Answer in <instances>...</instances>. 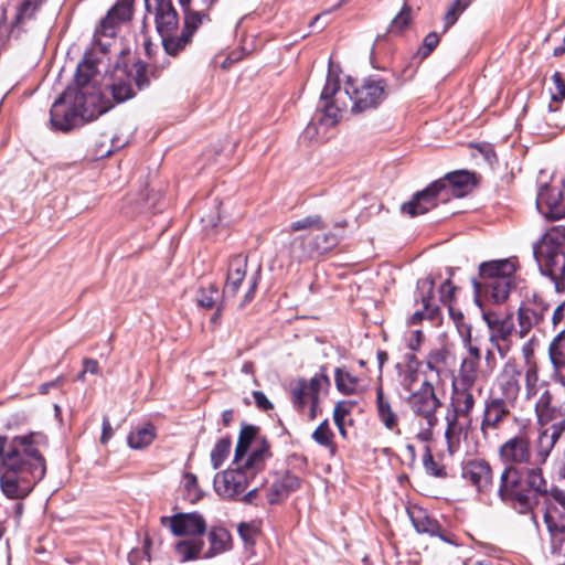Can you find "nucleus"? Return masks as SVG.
Returning <instances> with one entry per match:
<instances>
[{
    "label": "nucleus",
    "mask_w": 565,
    "mask_h": 565,
    "mask_svg": "<svg viewBox=\"0 0 565 565\" xmlns=\"http://www.w3.org/2000/svg\"><path fill=\"white\" fill-rule=\"evenodd\" d=\"M46 444L42 433L8 439L0 436V488L9 499H25L46 473V460L39 447Z\"/></svg>",
    "instance_id": "nucleus-1"
},
{
    "label": "nucleus",
    "mask_w": 565,
    "mask_h": 565,
    "mask_svg": "<svg viewBox=\"0 0 565 565\" xmlns=\"http://www.w3.org/2000/svg\"><path fill=\"white\" fill-rule=\"evenodd\" d=\"M96 71L95 61L86 54L75 72L76 87L68 86L50 109V125L54 131L70 132L113 108V103L100 92L83 90Z\"/></svg>",
    "instance_id": "nucleus-2"
},
{
    "label": "nucleus",
    "mask_w": 565,
    "mask_h": 565,
    "mask_svg": "<svg viewBox=\"0 0 565 565\" xmlns=\"http://www.w3.org/2000/svg\"><path fill=\"white\" fill-rule=\"evenodd\" d=\"M548 493V484L539 467L504 466L497 494L500 501L520 514H527Z\"/></svg>",
    "instance_id": "nucleus-3"
},
{
    "label": "nucleus",
    "mask_w": 565,
    "mask_h": 565,
    "mask_svg": "<svg viewBox=\"0 0 565 565\" xmlns=\"http://www.w3.org/2000/svg\"><path fill=\"white\" fill-rule=\"evenodd\" d=\"M476 185V174L467 170H457L447 173L417 191L413 198L401 205V212L411 217L423 215L438 205L439 201L446 202L451 194L461 198Z\"/></svg>",
    "instance_id": "nucleus-4"
},
{
    "label": "nucleus",
    "mask_w": 565,
    "mask_h": 565,
    "mask_svg": "<svg viewBox=\"0 0 565 565\" xmlns=\"http://www.w3.org/2000/svg\"><path fill=\"white\" fill-rule=\"evenodd\" d=\"M479 278H471L475 302L481 307V295L487 296L493 303H503L513 287L516 263L513 258L492 259L482 262L479 267Z\"/></svg>",
    "instance_id": "nucleus-5"
},
{
    "label": "nucleus",
    "mask_w": 565,
    "mask_h": 565,
    "mask_svg": "<svg viewBox=\"0 0 565 565\" xmlns=\"http://www.w3.org/2000/svg\"><path fill=\"white\" fill-rule=\"evenodd\" d=\"M344 90L353 102L351 111L354 114L377 108L390 95L387 81L373 75L363 78L359 86L349 77Z\"/></svg>",
    "instance_id": "nucleus-6"
},
{
    "label": "nucleus",
    "mask_w": 565,
    "mask_h": 565,
    "mask_svg": "<svg viewBox=\"0 0 565 565\" xmlns=\"http://www.w3.org/2000/svg\"><path fill=\"white\" fill-rule=\"evenodd\" d=\"M339 92L340 79L338 75H333L329 72L320 95L318 110L303 131L306 137L312 138L318 134L319 127L329 128L338 124L342 111V107L339 106L338 99L335 98Z\"/></svg>",
    "instance_id": "nucleus-7"
},
{
    "label": "nucleus",
    "mask_w": 565,
    "mask_h": 565,
    "mask_svg": "<svg viewBox=\"0 0 565 565\" xmlns=\"http://www.w3.org/2000/svg\"><path fill=\"white\" fill-rule=\"evenodd\" d=\"M339 241L332 232L309 233L295 237L290 243L289 252L292 258L303 262L327 254L339 244Z\"/></svg>",
    "instance_id": "nucleus-8"
},
{
    "label": "nucleus",
    "mask_w": 565,
    "mask_h": 565,
    "mask_svg": "<svg viewBox=\"0 0 565 565\" xmlns=\"http://www.w3.org/2000/svg\"><path fill=\"white\" fill-rule=\"evenodd\" d=\"M406 403L416 417L425 419L429 428L437 426L438 417L436 413L443 403L428 380L423 381L419 388L411 393Z\"/></svg>",
    "instance_id": "nucleus-9"
},
{
    "label": "nucleus",
    "mask_w": 565,
    "mask_h": 565,
    "mask_svg": "<svg viewBox=\"0 0 565 565\" xmlns=\"http://www.w3.org/2000/svg\"><path fill=\"white\" fill-rule=\"evenodd\" d=\"M498 456L505 466L533 467L531 441L526 435L509 438L499 447Z\"/></svg>",
    "instance_id": "nucleus-10"
},
{
    "label": "nucleus",
    "mask_w": 565,
    "mask_h": 565,
    "mask_svg": "<svg viewBox=\"0 0 565 565\" xmlns=\"http://www.w3.org/2000/svg\"><path fill=\"white\" fill-rule=\"evenodd\" d=\"M435 279L433 276L418 279L417 290L420 294L422 310L415 311L408 319L411 326L420 324L424 319L438 324L441 321V311L438 305L433 302Z\"/></svg>",
    "instance_id": "nucleus-11"
},
{
    "label": "nucleus",
    "mask_w": 565,
    "mask_h": 565,
    "mask_svg": "<svg viewBox=\"0 0 565 565\" xmlns=\"http://www.w3.org/2000/svg\"><path fill=\"white\" fill-rule=\"evenodd\" d=\"M542 275L548 276L557 291H565V250H533Z\"/></svg>",
    "instance_id": "nucleus-12"
},
{
    "label": "nucleus",
    "mask_w": 565,
    "mask_h": 565,
    "mask_svg": "<svg viewBox=\"0 0 565 565\" xmlns=\"http://www.w3.org/2000/svg\"><path fill=\"white\" fill-rule=\"evenodd\" d=\"M160 523L162 526H169L174 536H201L206 532V522L199 512L161 516Z\"/></svg>",
    "instance_id": "nucleus-13"
},
{
    "label": "nucleus",
    "mask_w": 565,
    "mask_h": 565,
    "mask_svg": "<svg viewBox=\"0 0 565 565\" xmlns=\"http://www.w3.org/2000/svg\"><path fill=\"white\" fill-rule=\"evenodd\" d=\"M330 379L327 375V367L322 365L320 372L315 374L310 380L299 377L296 385L291 387V403L295 409L302 414L307 406V394H320L323 385L330 386Z\"/></svg>",
    "instance_id": "nucleus-14"
},
{
    "label": "nucleus",
    "mask_w": 565,
    "mask_h": 565,
    "mask_svg": "<svg viewBox=\"0 0 565 565\" xmlns=\"http://www.w3.org/2000/svg\"><path fill=\"white\" fill-rule=\"evenodd\" d=\"M548 309L550 303L545 301L542 295L533 292L531 297H526L518 312L520 337H525L534 324L540 323Z\"/></svg>",
    "instance_id": "nucleus-15"
},
{
    "label": "nucleus",
    "mask_w": 565,
    "mask_h": 565,
    "mask_svg": "<svg viewBox=\"0 0 565 565\" xmlns=\"http://www.w3.org/2000/svg\"><path fill=\"white\" fill-rule=\"evenodd\" d=\"M461 477L469 481L479 493H490L493 488V471L490 462L483 458L466 461L462 466Z\"/></svg>",
    "instance_id": "nucleus-16"
},
{
    "label": "nucleus",
    "mask_w": 565,
    "mask_h": 565,
    "mask_svg": "<svg viewBox=\"0 0 565 565\" xmlns=\"http://www.w3.org/2000/svg\"><path fill=\"white\" fill-rule=\"evenodd\" d=\"M409 519L415 531L418 534H427L429 536H437L443 542L451 545H457L456 535L445 531L441 524L434 516L429 515L427 510L414 505L408 511Z\"/></svg>",
    "instance_id": "nucleus-17"
},
{
    "label": "nucleus",
    "mask_w": 565,
    "mask_h": 565,
    "mask_svg": "<svg viewBox=\"0 0 565 565\" xmlns=\"http://www.w3.org/2000/svg\"><path fill=\"white\" fill-rule=\"evenodd\" d=\"M514 406L515 405L509 404L507 401L494 395H489L484 399V408L480 424L482 436L487 438L489 430L499 429Z\"/></svg>",
    "instance_id": "nucleus-18"
},
{
    "label": "nucleus",
    "mask_w": 565,
    "mask_h": 565,
    "mask_svg": "<svg viewBox=\"0 0 565 565\" xmlns=\"http://www.w3.org/2000/svg\"><path fill=\"white\" fill-rule=\"evenodd\" d=\"M536 207L545 218L561 220L565 217V194L557 188L544 184L539 191Z\"/></svg>",
    "instance_id": "nucleus-19"
},
{
    "label": "nucleus",
    "mask_w": 565,
    "mask_h": 565,
    "mask_svg": "<svg viewBox=\"0 0 565 565\" xmlns=\"http://www.w3.org/2000/svg\"><path fill=\"white\" fill-rule=\"evenodd\" d=\"M218 476L214 479L215 491L225 498H234L243 493L253 479L241 466L225 470L222 473V481L218 480Z\"/></svg>",
    "instance_id": "nucleus-20"
},
{
    "label": "nucleus",
    "mask_w": 565,
    "mask_h": 565,
    "mask_svg": "<svg viewBox=\"0 0 565 565\" xmlns=\"http://www.w3.org/2000/svg\"><path fill=\"white\" fill-rule=\"evenodd\" d=\"M521 376L522 371L515 363H505L502 373L498 379L500 395L497 397L507 401L509 404L515 405L521 391Z\"/></svg>",
    "instance_id": "nucleus-21"
},
{
    "label": "nucleus",
    "mask_w": 565,
    "mask_h": 565,
    "mask_svg": "<svg viewBox=\"0 0 565 565\" xmlns=\"http://www.w3.org/2000/svg\"><path fill=\"white\" fill-rule=\"evenodd\" d=\"M131 73L128 72V64H117L110 75L108 88L116 103H124L132 98L136 93L131 86Z\"/></svg>",
    "instance_id": "nucleus-22"
},
{
    "label": "nucleus",
    "mask_w": 565,
    "mask_h": 565,
    "mask_svg": "<svg viewBox=\"0 0 565 565\" xmlns=\"http://www.w3.org/2000/svg\"><path fill=\"white\" fill-rule=\"evenodd\" d=\"M473 385H465L460 382H452V392L448 411L462 415V418H470L476 404L471 392Z\"/></svg>",
    "instance_id": "nucleus-23"
},
{
    "label": "nucleus",
    "mask_w": 565,
    "mask_h": 565,
    "mask_svg": "<svg viewBox=\"0 0 565 565\" xmlns=\"http://www.w3.org/2000/svg\"><path fill=\"white\" fill-rule=\"evenodd\" d=\"M247 269V257L237 254L228 262L226 282L223 288L224 297H235L245 276Z\"/></svg>",
    "instance_id": "nucleus-24"
},
{
    "label": "nucleus",
    "mask_w": 565,
    "mask_h": 565,
    "mask_svg": "<svg viewBox=\"0 0 565 565\" xmlns=\"http://www.w3.org/2000/svg\"><path fill=\"white\" fill-rule=\"evenodd\" d=\"M156 11V28L161 38L172 35L178 29L179 17L171 0L153 6Z\"/></svg>",
    "instance_id": "nucleus-25"
},
{
    "label": "nucleus",
    "mask_w": 565,
    "mask_h": 565,
    "mask_svg": "<svg viewBox=\"0 0 565 565\" xmlns=\"http://www.w3.org/2000/svg\"><path fill=\"white\" fill-rule=\"evenodd\" d=\"M375 405H376V413L380 422L385 426L388 430H397L398 429V416L393 411L390 399L385 396L383 385H382V377L379 376L377 379V385L375 387Z\"/></svg>",
    "instance_id": "nucleus-26"
},
{
    "label": "nucleus",
    "mask_w": 565,
    "mask_h": 565,
    "mask_svg": "<svg viewBox=\"0 0 565 565\" xmlns=\"http://www.w3.org/2000/svg\"><path fill=\"white\" fill-rule=\"evenodd\" d=\"M482 317L491 331L490 341L495 343L499 352L503 355L504 353L501 347L498 344V341H505L511 335L514 328L512 317L499 319L497 313L491 311L483 312Z\"/></svg>",
    "instance_id": "nucleus-27"
},
{
    "label": "nucleus",
    "mask_w": 565,
    "mask_h": 565,
    "mask_svg": "<svg viewBox=\"0 0 565 565\" xmlns=\"http://www.w3.org/2000/svg\"><path fill=\"white\" fill-rule=\"evenodd\" d=\"M210 547L203 558H212L221 553L231 550L232 536L223 526H213L207 535Z\"/></svg>",
    "instance_id": "nucleus-28"
},
{
    "label": "nucleus",
    "mask_w": 565,
    "mask_h": 565,
    "mask_svg": "<svg viewBox=\"0 0 565 565\" xmlns=\"http://www.w3.org/2000/svg\"><path fill=\"white\" fill-rule=\"evenodd\" d=\"M460 418H462V415L456 414L451 411H447V414L445 416L447 423L445 438L447 440L448 449L450 451H454V449L459 446L460 435L466 430V428L470 424V418L468 419L467 425H463L460 422Z\"/></svg>",
    "instance_id": "nucleus-29"
},
{
    "label": "nucleus",
    "mask_w": 565,
    "mask_h": 565,
    "mask_svg": "<svg viewBox=\"0 0 565 565\" xmlns=\"http://www.w3.org/2000/svg\"><path fill=\"white\" fill-rule=\"evenodd\" d=\"M544 248L552 250H565V226L556 225L550 228L536 243L533 250H543Z\"/></svg>",
    "instance_id": "nucleus-30"
},
{
    "label": "nucleus",
    "mask_w": 565,
    "mask_h": 565,
    "mask_svg": "<svg viewBox=\"0 0 565 565\" xmlns=\"http://www.w3.org/2000/svg\"><path fill=\"white\" fill-rule=\"evenodd\" d=\"M270 456L271 454L269 451V444L264 438L262 446L257 449H254L244 460V463L241 467L250 475V478H255V476L264 469L265 458Z\"/></svg>",
    "instance_id": "nucleus-31"
},
{
    "label": "nucleus",
    "mask_w": 565,
    "mask_h": 565,
    "mask_svg": "<svg viewBox=\"0 0 565 565\" xmlns=\"http://www.w3.org/2000/svg\"><path fill=\"white\" fill-rule=\"evenodd\" d=\"M544 522L551 534L554 550L565 556V518L555 520L548 513L544 514Z\"/></svg>",
    "instance_id": "nucleus-32"
},
{
    "label": "nucleus",
    "mask_w": 565,
    "mask_h": 565,
    "mask_svg": "<svg viewBox=\"0 0 565 565\" xmlns=\"http://www.w3.org/2000/svg\"><path fill=\"white\" fill-rule=\"evenodd\" d=\"M156 436V427L152 424H146L131 430L127 437V443L132 449H143L154 440Z\"/></svg>",
    "instance_id": "nucleus-33"
},
{
    "label": "nucleus",
    "mask_w": 565,
    "mask_h": 565,
    "mask_svg": "<svg viewBox=\"0 0 565 565\" xmlns=\"http://www.w3.org/2000/svg\"><path fill=\"white\" fill-rule=\"evenodd\" d=\"M535 412L541 424H547L561 414V411L553 405V396L545 390L535 404Z\"/></svg>",
    "instance_id": "nucleus-34"
},
{
    "label": "nucleus",
    "mask_w": 565,
    "mask_h": 565,
    "mask_svg": "<svg viewBox=\"0 0 565 565\" xmlns=\"http://www.w3.org/2000/svg\"><path fill=\"white\" fill-rule=\"evenodd\" d=\"M204 542L199 539L182 540L175 544V553L180 556L181 562L194 561L200 557Z\"/></svg>",
    "instance_id": "nucleus-35"
},
{
    "label": "nucleus",
    "mask_w": 565,
    "mask_h": 565,
    "mask_svg": "<svg viewBox=\"0 0 565 565\" xmlns=\"http://www.w3.org/2000/svg\"><path fill=\"white\" fill-rule=\"evenodd\" d=\"M119 24L120 22H118L115 18L111 17V14L108 13L102 19L99 28L95 32L94 40L103 53L108 51V44L103 43L99 36L102 35L110 39L115 38Z\"/></svg>",
    "instance_id": "nucleus-36"
},
{
    "label": "nucleus",
    "mask_w": 565,
    "mask_h": 565,
    "mask_svg": "<svg viewBox=\"0 0 565 565\" xmlns=\"http://www.w3.org/2000/svg\"><path fill=\"white\" fill-rule=\"evenodd\" d=\"M181 7H182L183 12H184V28H183L182 32H184L190 38H192L194 32L201 25L203 19H207L209 20V14L202 12L199 9L192 11L190 9V2H188L185 6H181Z\"/></svg>",
    "instance_id": "nucleus-37"
},
{
    "label": "nucleus",
    "mask_w": 565,
    "mask_h": 565,
    "mask_svg": "<svg viewBox=\"0 0 565 565\" xmlns=\"http://www.w3.org/2000/svg\"><path fill=\"white\" fill-rule=\"evenodd\" d=\"M334 434L329 426L328 419H324L312 433V439L320 446L330 450L331 455L335 454L337 446L333 443Z\"/></svg>",
    "instance_id": "nucleus-38"
},
{
    "label": "nucleus",
    "mask_w": 565,
    "mask_h": 565,
    "mask_svg": "<svg viewBox=\"0 0 565 565\" xmlns=\"http://www.w3.org/2000/svg\"><path fill=\"white\" fill-rule=\"evenodd\" d=\"M128 72L131 73L130 81L135 83L139 90L150 85L149 71L146 62L140 58L136 60L130 67L128 66Z\"/></svg>",
    "instance_id": "nucleus-39"
},
{
    "label": "nucleus",
    "mask_w": 565,
    "mask_h": 565,
    "mask_svg": "<svg viewBox=\"0 0 565 565\" xmlns=\"http://www.w3.org/2000/svg\"><path fill=\"white\" fill-rule=\"evenodd\" d=\"M191 40L192 38H190L184 32H181V34L178 36H174L172 34L161 38V43L166 54L170 56H177L181 51L185 49V46L191 42Z\"/></svg>",
    "instance_id": "nucleus-40"
},
{
    "label": "nucleus",
    "mask_w": 565,
    "mask_h": 565,
    "mask_svg": "<svg viewBox=\"0 0 565 565\" xmlns=\"http://www.w3.org/2000/svg\"><path fill=\"white\" fill-rule=\"evenodd\" d=\"M40 8L29 0H23L17 8V13L11 22V32L15 29L21 28L25 21L35 18V13Z\"/></svg>",
    "instance_id": "nucleus-41"
},
{
    "label": "nucleus",
    "mask_w": 565,
    "mask_h": 565,
    "mask_svg": "<svg viewBox=\"0 0 565 565\" xmlns=\"http://www.w3.org/2000/svg\"><path fill=\"white\" fill-rule=\"evenodd\" d=\"M479 363L480 361L472 358H465L461 362L458 380L456 382H460L465 385H475L478 377Z\"/></svg>",
    "instance_id": "nucleus-42"
},
{
    "label": "nucleus",
    "mask_w": 565,
    "mask_h": 565,
    "mask_svg": "<svg viewBox=\"0 0 565 565\" xmlns=\"http://www.w3.org/2000/svg\"><path fill=\"white\" fill-rule=\"evenodd\" d=\"M555 446L548 440L546 433H540L536 451L533 455V467L542 468Z\"/></svg>",
    "instance_id": "nucleus-43"
},
{
    "label": "nucleus",
    "mask_w": 565,
    "mask_h": 565,
    "mask_svg": "<svg viewBox=\"0 0 565 565\" xmlns=\"http://www.w3.org/2000/svg\"><path fill=\"white\" fill-rule=\"evenodd\" d=\"M334 382L338 391H340L343 394L350 395L355 393L359 380L349 372H345L342 369L337 367L334 371Z\"/></svg>",
    "instance_id": "nucleus-44"
},
{
    "label": "nucleus",
    "mask_w": 565,
    "mask_h": 565,
    "mask_svg": "<svg viewBox=\"0 0 565 565\" xmlns=\"http://www.w3.org/2000/svg\"><path fill=\"white\" fill-rule=\"evenodd\" d=\"M471 0H452L444 15V30L446 33L459 19L460 14L469 7Z\"/></svg>",
    "instance_id": "nucleus-45"
},
{
    "label": "nucleus",
    "mask_w": 565,
    "mask_h": 565,
    "mask_svg": "<svg viewBox=\"0 0 565 565\" xmlns=\"http://www.w3.org/2000/svg\"><path fill=\"white\" fill-rule=\"evenodd\" d=\"M231 446L232 440L230 436H225L216 443L213 450L211 451V463L214 469H218L224 460L228 457Z\"/></svg>",
    "instance_id": "nucleus-46"
},
{
    "label": "nucleus",
    "mask_w": 565,
    "mask_h": 565,
    "mask_svg": "<svg viewBox=\"0 0 565 565\" xmlns=\"http://www.w3.org/2000/svg\"><path fill=\"white\" fill-rule=\"evenodd\" d=\"M326 228V223L322 220V216L319 214L308 215L301 220H297L290 224V230L292 232H299L305 230H316L323 231Z\"/></svg>",
    "instance_id": "nucleus-47"
},
{
    "label": "nucleus",
    "mask_w": 565,
    "mask_h": 565,
    "mask_svg": "<svg viewBox=\"0 0 565 565\" xmlns=\"http://www.w3.org/2000/svg\"><path fill=\"white\" fill-rule=\"evenodd\" d=\"M412 8L406 2L402 7L401 11L391 21L388 31L392 33H402L411 23Z\"/></svg>",
    "instance_id": "nucleus-48"
},
{
    "label": "nucleus",
    "mask_w": 565,
    "mask_h": 565,
    "mask_svg": "<svg viewBox=\"0 0 565 565\" xmlns=\"http://www.w3.org/2000/svg\"><path fill=\"white\" fill-rule=\"evenodd\" d=\"M237 532L245 547H253L259 534V529L254 522H241L237 526Z\"/></svg>",
    "instance_id": "nucleus-49"
},
{
    "label": "nucleus",
    "mask_w": 565,
    "mask_h": 565,
    "mask_svg": "<svg viewBox=\"0 0 565 565\" xmlns=\"http://www.w3.org/2000/svg\"><path fill=\"white\" fill-rule=\"evenodd\" d=\"M135 0H120L118 1L109 11L108 14H111L118 22H125L131 19L132 17V6Z\"/></svg>",
    "instance_id": "nucleus-50"
},
{
    "label": "nucleus",
    "mask_w": 565,
    "mask_h": 565,
    "mask_svg": "<svg viewBox=\"0 0 565 565\" xmlns=\"http://www.w3.org/2000/svg\"><path fill=\"white\" fill-rule=\"evenodd\" d=\"M423 466L425 471L433 477L436 478H445L447 476L446 469L443 466H439L431 454L429 447L425 448V454L423 456Z\"/></svg>",
    "instance_id": "nucleus-51"
},
{
    "label": "nucleus",
    "mask_w": 565,
    "mask_h": 565,
    "mask_svg": "<svg viewBox=\"0 0 565 565\" xmlns=\"http://www.w3.org/2000/svg\"><path fill=\"white\" fill-rule=\"evenodd\" d=\"M440 42V38L436 32H429L423 40L422 45L417 50L415 57H418L419 61L427 58L433 51L438 46Z\"/></svg>",
    "instance_id": "nucleus-52"
},
{
    "label": "nucleus",
    "mask_w": 565,
    "mask_h": 565,
    "mask_svg": "<svg viewBox=\"0 0 565 565\" xmlns=\"http://www.w3.org/2000/svg\"><path fill=\"white\" fill-rule=\"evenodd\" d=\"M218 290L213 285L209 286L207 288H200L196 301L198 305L202 308L211 309L215 305V296H217Z\"/></svg>",
    "instance_id": "nucleus-53"
},
{
    "label": "nucleus",
    "mask_w": 565,
    "mask_h": 565,
    "mask_svg": "<svg viewBox=\"0 0 565 565\" xmlns=\"http://www.w3.org/2000/svg\"><path fill=\"white\" fill-rule=\"evenodd\" d=\"M184 488L188 491L189 499L195 502L202 498V491L199 488L198 478L192 472L184 475Z\"/></svg>",
    "instance_id": "nucleus-54"
},
{
    "label": "nucleus",
    "mask_w": 565,
    "mask_h": 565,
    "mask_svg": "<svg viewBox=\"0 0 565 565\" xmlns=\"http://www.w3.org/2000/svg\"><path fill=\"white\" fill-rule=\"evenodd\" d=\"M279 487L289 495L291 492L297 491L301 486V480L298 476L286 471L280 480L277 481Z\"/></svg>",
    "instance_id": "nucleus-55"
},
{
    "label": "nucleus",
    "mask_w": 565,
    "mask_h": 565,
    "mask_svg": "<svg viewBox=\"0 0 565 565\" xmlns=\"http://www.w3.org/2000/svg\"><path fill=\"white\" fill-rule=\"evenodd\" d=\"M457 287L452 284L451 278L446 279L439 287L440 302L449 307L455 300Z\"/></svg>",
    "instance_id": "nucleus-56"
},
{
    "label": "nucleus",
    "mask_w": 565,
    "mask_h": 565,
    "mask_svg": "<svg viewBox=\"0 0 565 565\" xmlns=\"http://www.w3.org/2000/svg\"><path fill=\"white\" fill-rule=\"evenodd\" d=\"M259 431V427L250 425V424H243L238 440L237 443L241 445H245L246 447H250L253 440L256 438L257 434Z\"/></svg>",
    "instance_id": "nucleus-57"
},
{
    "label": "nucleus",
    "mask_w": 565,
    "mask_h": 565,
    "mask_svg": "<svg viewBox=\"0 0 565 565\" xmlns=\"http://www.w3.org/2000/svg\"><path fill=\"white\" fill-rule=\"evenodd\" d=\"M552 81L555 85V92L551 93V99L555 103H561L565 99V78H563L559 72H555L552 75Z\"/></svg>",
    "instance_id": "nucleus-58"
},
{
    "label": "nucleus",
    "mask_w": 565,
    "mask_h": 565,
    "mask_svg": "<svg viewBox=\"0 0 565 565\" xmlns=\"http://www.w3.org/2000/svg\"><path fill=\"white\" fill-rule=\"evenodd\" d=\"M473 148H476L484 158V160L489 163V164H493L495 162H498V157H497V153L494 151V149L488 145V143H472L471 145Z\"/></svg>",
    "instance_id": "nucleus-59"
},
{
    "label": "nucleus",
    "mask_w": 565,
    "mask_h": 565,
    "mask_svg": "<svg viewBox=\"0 0 565 565\" xmlns=\"http://www.w3.org/2000/svg\"><path fill=\"white\" fill-rule=\"evenodd\" d=\"M547 495H550L554 500V502L562 509L558 519L565 518V491L557 487H553L548 489Z\"/></svg>",
    "instance_id": "nucleus-60"
},
{
    "label": "nucleus",
    "mask_w": 565,
    "mask_h": 565,
    "mask_svg": "<svg viewBox=\"0 0 565 565\" xmlns=\"http://www.w3.org/2000/svg\"><path fill=\"white\" fill-rule=\"evenodd\" d=\"M446 362V352L444 350L430 351L427 356V367L429 370H436V366Z\"/></svg>",
    "instance_id": "nucleus-61"
},
{
    "label": "nucleus",
    "mask_w": 565,
    "mask_h": 565,
    "mask_svg": "<svg viewBox=\"0 0 565 565\" xmlns=\"http://www.w3.org/2000/svg\"><path fill=\"white\" fill-rule=\"evenodd\" d=\"M355 405V401H340L335 404L333 413L337 415V417L342 416L345 418L352 413Z\"/></svg>",
    "instance_id": "nucleus-62"
},
{
    "label": "nucleus",
    "mask_w": 565,
    "mask_h": 565,
    "mask_svg": "<svg viewBox=\"0 0 565 565\" xmlns=\"http://www.w3.org/2000/svg\"><path fill=\"white\" fill-rule=\"evenodd\" d=\"M262 277V270L260 267L253 274V276L249 279V288L245 295V302H250L256 294V289L258 287V284L260 281Z\"/></svg>",
    "instance_id": "nucleus-63"
},
{
    "label": "nucleus",
    "mask_w": 565,
    "mask_h": 565,
    "mask_svg": "<svg viewBox=\"0 0 565 565\" xmlns=\"http://www.w3.org/2000/svg\"><path fill=\"white\" fill-rule=\"evenodd\" d=\"M281 497H288V494L279 487V483L275 481L267 492V501L271 505L277 504Z\"/></svg>",
    "instance_id": "nucleus-64"
}]
</instances>
